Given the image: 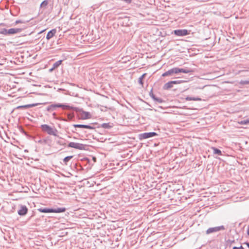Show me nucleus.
<instances>
[{
	"label": "nucleus",
	"mask_w": 249,
	"mask_h": 249,
	"mask_svg": "<svg viewBox=\"0 0 249 249\" xmlns=\"http://www.w3.org/2000/svg\"><path fill=\"white\" fill-rule=\"evenodd\" d=\"M191 71L189 70H185L183 69H179L178 68H174L172 69L168 70V71L165 72L162 74L163 77H165L167 76H170L173 74L174 73L177 74L178 73L182 72L184 73H188L190 72Z\"/></svg>",
	"instance_id": "obj_1"
},
{
	"label": "nucleus",
	"mask_w": 249,
	"mask_h": 249,
	"mask_svg": "<svg viewBox=\"0 0 249 249\" xmlns=\"http://www.w3.org/2000/svg\"><path fill=\"white\" fill-rule=\"evenodd\" d=\"M42 130L50 135L58 136V131L54 127H51L48 124H43L41 126Z\"/></svg>",
	"instance_id": "obj_2"
},
{
	"label": "nucleus",
	"mask_w": 249,
	"mask_h": 249,
	"mask_svg": "<svg viewBox=\"0 0 249 249\" xmlns=\"http://www.w3.org/2000/svg\"><path fill=\"white\" fill-rule=\"evenodd\" d=\"M38 211L41 213H60L65 212L66 209L65 208H58L56 209H38Z\"/></svg>",
	"instance_id": "obj_3"
},
{
	"label": "nucleus",
	"mask_w": 249,
	"mask_h": 249,
	"mask_svg": "<svg viewBox=\"0 0 249 249\" xmlns=\"http://www.w3.org/2000/svg\"><path fill=\"white\" fill-rule=\"evenodd\" d=\"M185 82L183 80L170 81L163 85V89L164 90H169L173 87L174 85L180 84Z\"/></svg>",
	"instance_id": "obj_4"
},
{
	"label": "nucleus",
	"mask_w": 249,
	"mask_h": 249,
	"mask_svg": "<svg viewBox=\"0 0 249 249\" xmlns=\"http://www.w3.org/2000/svg\"><path fill=\"white\" fill-rule=\"evenodd\" d=\"M78 116L82 120L89 119L91 117V115L89 112L85 111L82 109L79 110Z\"/></svg>",
	"instance_id": "obj_5"
},
{
	"label": "nucleus",
	"mask_w": 249,
	"mask_h": 249,
	"mask_svg": "<svg viewBox=\"0 0 249 249\" xmlns=\"http://www.w3.org/2000/svg\"><path fill=\"white\" fill-rule=\"evenodd\" d=\"M68 146L70 147L74 148L75 149L79 150H85L86 148V145L82 143H76L74 142H71L69 143Z\"/></svg>",
	"instance_id": "obj_6"
},
{
	"label": "nucleus",
	"mask_w": 249,
	"mask_h": 249,
	"mask_svg": "<svg viewBox=\"0 0 249 249\" xmlns=\"http://www.w3.org/2000/svg\"><path fill=\"white\" fill-rule=\"evenodd\" d=\"M174 33L177 36H182L189 35L190 31L186 29L176 30L174 31Z\"/></svg>",
	"instance_id": "obj_7"
},
{
	"label": "nucleus",
	"mask_w": 249,
	"mask_h": 249,
	"mask_svg": "<svg viewBox=\"0 0 249 249\" xmlns=\"http://www.w3.org/2000/svg\"><path fill=\"white\" fill-rule=\"evenodd\" d=\"M157 134L155 132L144 133L140 135L139 138L140 140L147 139L150 137L157 136Z\"/></svg>",
	"instance_id": "obj_8"
},
{
	"label": "nucleus",
	"mask_w": 249,
	"mask_h": 249,
	"mask_svg": "<svg viewBox=\"0 0 249 249\" xmlns=\"http://www.w3.org/2000/svg\"><path fill=\"white\" fill-rule=\"evenodd\" d=\"M224 228L223 226H220V227H213V228H209L207 231H206V233L207 234H210V233H211L212 232H216V231H218L220 230H224Z\"/></svg>",
	"instance_id": "obj_9"
},
{
	"label": "nucleus",
	"mask_w": 249,
	"mask_h": 249,
	"mask_svg": "<svg viewBox=\"0 0 249 249\" xmlns=\"http://www.w3.org/2000/svg\"><path fill=\"white\" fill-rule=\"evenodd\" d=\"M28 212V209L25 206H21L18 211V214L20 215H25Z\"/></svg>",
	"instance_id": "obj_10"
},
{
	"label": "nucleus",
	"mask_w": 249,
	"mask_h": 249,
	"mask_svg": "<svg viewBox=\"0 0 249 249\" xmlns=\"http://www.w3.org/2000/svg\"><path fill=\"white\" fill-rule=\"evenodd\" d=\"M56 29H53L49 31L47 36H46V39L47 40H49L50 38H52L56 34Z\"/></svg>",
	"instance_id": "obj_11"
},
{
	"label": "nucleus",
	"mask_w": 249,
	"mask_h": 249,
	"mask_svg": "<svg viewBox=\"0 0 249 249\" xmlns=\"http://www.w3.org/2000/svg\"><path fill=\"white\" fill-rule=\"evenodd\" d=\"M21 29L11 28V29L8 30V35L15 34H17L18 33L21 32Z\"/></svg>",
	"instance_id": "obj_12"
},
{
	"label": "nucleus",
	"mask_w": 249,
	"mask_h": 249,
	"mask_svg": "<svg viewBox=\"0 0 249 249\" xmlns=\"http://www.w3.org/2000/svg\"><path fill=\"white\" fill-rule=\"evenodd\" d=\"M73 126L74 127H79V128H87L89 129H94V128L93 126L89 125H84V124H74Z\"/></svg>",
	"instance_id": "obj_13"
},
{
	"label": "nucleus",
	"mask_w": 249,
	"mask_h": 249,
	"mask_svg": "<svg viewBox=\"0 0 249 249\" xmlns=\"http://www.w3.org/2000/svg\"><path fill=\"white\" fill-rule=\"evenodd\" d=\"M62 60H61L56 62L53 65V67L49 70L50 71H53L54 70L56 69L57 67H58L62 64Z\"/></svg>",
	"instance_id": "obj_14"
},
{
	"label": "nucleus",
	"mask_w": 249,
	"mask_h": 249,
	"mask_svg": "<svg viewBox=\"0 0 249 249\" xmlns=\"http://www.w3.org/2000/svg\"><path fill=\"white\" fill-rule=\"evenodd\" d=\"M185 100L187 101H200L201 99L199 97H191L187 96L185 98Z\"/></svg>",
	"instance_id": "obj_15"
},
{
	"label": "nucleus",
	"mask_w": 249,
	"mask_h": 249,
	"mask_svg": "<svg viewBox=\"0 0 249 249\" xmlns=\"http://www.w3.org/2000/svg\"><path fill=\"white\" fill-rule=\"evenodd\" d=\"M36 106V104H29V105H26L23 106H18L17 108L19 109V108H29L31 107H33Z\"/></svg>",
	"instance_id": "obj_16"
},
{
	"label": "nucleus",
	"mask_w": 249,
	"mask_h": 249,
	"mask_svg": "<svg viewBox=\"0 0 249 249\" xmlns=\"http://www.w3.org/2000/svg\"><path fill=\"white\" fill-rule=\"evenodd\" d=\"M145 75L146 73H144L139 78V83L142 87H143V79H144Z\"/></svg>",
	"instance_id": "obj_17"
},
{
	"label": "nucleus",
	"mask_w": 249,
	"mask_h": 249,
	"mask_svg": "<svg viewBox=\"0 0 249 249\" xmlns=\"http://www.w3.org/2000/svg\"><path fill=\"white\" fill-rule=\"evenodd\" d=\"M212 149L213 150L214 154H218L219 155H222L221 151L220 150H219L215 147H212Z\"/></svg>",
	"instance_id": "obj_18"
},
{
	"label": "nucleus",
	"mask_w": 249,
	"mask_h": 249,
	"mask_svg": "<svg viewBox=\"0 0 249 249\" xmlns=\"http://www.w3.org/2000/svg\"><path fill=\"white\" fill-rule=\"evenodd\" d=\"M53 107H63L64 109H66V108H70V107L68 106H66V105H61V104H56V105H54L53 106Z\"/></svg>",
	"instance_id": "obj_19"
},
{
	"label": "nucleus",
	"mask_w": 249,
	"mask_h": 249,
	"mask_svg": "<svg viewBox=\"0 0 249 249\" xmlns=\"http://www.w3.org/2000/svg\"><path fill=\"white\" fill-rule=\"evenodd\" d=\"M238 124H242V125L249 124V118L246 120H243V121H242L240 122H238Z\"/></svg>",
	"instance_id": "obj_20"
},
{
	"label": "nucleus",
	"mask_w": 249,
	"mask_h": 249,
	"mask_svg": "<svg viewBox=\"0 0 249 249\" xmlns=\"http://www.w3.org/2000/svg\"><path fill=\"white\" fill-rule=\"evenodd\" d=\"M48 4V1L45 0L40 4V7H45Z\"/></svg>",
	"instance_id": "obj_21"
},
{
	"label": "nucleus",
	"mask_w": 249,
	"mask_h": 249,
	"mask_svg": "<svg viewBox=\"0 0 249 249\" xmlns=\"http://www.w3.org/2000/svg\"><path fill=\"white\" fill-rule=\"evenodd\" d=\"M102 127L105 128H109L111 127L109 123H104L102 124Z\"/></svg>",
	"instance_id": "obj_22"
},
{
	"label": "nucleus",
	"mask_w": 249,
	"mask_h": 249,
	"mask_svg": "<svg viewBox=\"0 0 249 249\" xmlns=\"http://www.w3.org/2000/svg\"><path fill=\"white\" fill-rule=\"evenodd\" d=\"M72 158V156H68V157H66V158H65L63 160V161L65 162V164H67V162L69 161Z\"/></svg>",
	"instance_id": "obj_23"
},
{
	"label": "nucleus",
	"mask_w": 249,
	"mask_h": 249,
	"mask_svg": "<svg viewBox=\"0 0 249 249\" xmlns=\"http://www.w3.org/2000/svg\"><path fill=\"white\" fill-rule=\"evenodd\" d=\"M240 84L241 85L249 84V81H241L240 82Z\"/></svg>",
	"instance_id": "obj_24"
},
{
	"label": "nucleus",
	"mask_w": 249,
	"mask_h": 249,
	"mask_svg": "<svg viewBox=\"0 0 249 249\" xmlns=\"http://www.w3.org/2000/svg\"><path fill=\"white\" fill-rule=\"evenodd\" d=\"M1 34H4V35H8V30L4 29V30H3L1 32Z\"/></svg>",
	"instance_id": "obj_25"
},
{
	"label": "nucleus",
	"mask_w": 249,
	"mask_h": 249,
	"mask_svg": "<svg viewBox=\"0 0 249 249\" xmlns=\"http://www.w3.org/2000/svg\"><path fill=\"white\" fill-rule=\"evenodd\" d=\"M233 249H244L242 246H240L239 247H234L233 248Z\"/></svg>",
	"instance_id": "obj_26"
},
{
	"label": "nucleus",
	"mask_w": 249,
	"mask_h": 249,
	"mask_svg": "<svg viewBox=\"0 0 249 249\" xmlns=\"http://www.w3.org/2000/svg\"><path fill=\"white\" fill-rule=\"evenodd\" d=\"M151 97H152L153 99H154L155 100H156V99L155 98V97H154V96L153 94H152V95H151Z\"/></svg>",
	"instance_id": "obj_27"
},
{
	"label": "nucleus",
	"mask_w": 249,
	"mask_h": 249,
	"mask_svg": "<svg viewBox=\"0 0 249 249\" xmlns=\"http://www.w3.org/2000/svg\"><path fill=\"white\" fill-rule=\"evenodd\" d=\"M245 244L249 248V243H246Z\"/></svg>",
	"instance_id": "obj_28"
},
{
	"label": "nucleus",
	"mask_w": 249,
	"mask_h": 249,
	"mask_svg": "<svg viewBox=\"0 0 249 249\" xmlns=\"http://www.w3.org/2000/svg\"><path fill=\"white\" fill-rule=\"evenodd\" d=\"M247 233H248V235H249V227L248 228V229L247 231Z\"/></svg>",
	"instance_id": "obj_29"
},
{
	"label": "nucleus",
	"mask_w": 249,
	"mask_h": 249,
	"mask_svg": "<svg viewBox=\"0 0 249 249\" xmlns=\"http://www.w3.org/2000/svg\"><path fill=\"white\" fill-rule=\"evenodd\" d=\"M19 23V21H16V24H17V23Z\"/></svg>",
	"instance_id": "obj_30"
}]
</instances>
